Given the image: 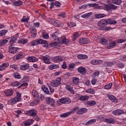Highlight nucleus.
<instances>
[{
    "label": "nucleus",
    "instance_id": "nucleus-1",
    "mask_svg": "<svg viewBox=\"0 0 126 126\" xmlns=\"http://www.w3.org/2000/svg\"><path fill=\"white\" fill-rule=\"evenodd\" d=\"M39 44H44L43 47L44 48H49V44H48V41L44 39H37L36 40H32L31 42H29L27 45V47H33L34 46H37Z\"/></svg>",
    "mask_w": 126,
    "mask_h": 126
},
{
    "label": "nucleus",
    "instance_id": "nucleus-2",
    "mask_svg": "<svg viewBox=\"0 0 126 126\" xmlns=\"http://www.w3.org/2000/svg\"><path fill=\"white\" fill-rule=\"evenodd\" d=\"M50 84L53 87H58L62 84V79L61 78H57L56 80L52 81L50 82Z\"/></svg>",
    "mask_w": 126,
    "mask_h": 126
},
{
    "label": "nucleus",
    "instance_id": "nucleus-3",
    "mask_svg": "<svg viewBox=\"0 0 126 126\" xmlns=\"http://www.w3.org/2000/svg\"><path fill=\"white\" fill-rule=\"evenodd\" d=\"M107 22V20H101L98 22L97 26L99 28L100 30H102L105 26H107L108 25Z\"/></svg>",
    "mask_w": 126,
    "mask_h": 126
},
{
    "label": "nucleus",
    "instance_id": "nucleus-4",
    "mask_svg": "<svg viewBox=\"0 0 126 126\" xmlns=\"http://www.w3.org/2000/svg\"><path fill=\"white\" fill-rule=\"evenodd\" d=\"M26 115H28L30 117H33L34 119L35 117H37V110L36 109H31L26 112Z\"/></svg>",
    "mask_w": 126,
    "mask_h": 126
},
{
    "label": "nucleus",
    "instance_id": "nucleus-5",
    "mask_svg": "<svg viewBox=\"0 0 126 126\" xmlns=\"http://www.w3.org/2000/svg\"><path fill=\"white\" fill-rule=\"evenodd\" d=\"M8 52L9 54H16V53H18L19 52V48L18 47H14L12 46V45L9 46L8 47Z\"/></svg>",
    "mask_w": 126,
    "mask_h": 126
},
{
    "label": "nucleus",
    "instance_id": "nucleus-6",
    "mask_svg": "<svg viewBox=\"0 0 126 126\" xmlns=\"http://www.w3.org/2000/svg\"><path fill=\"white\" fill-rule=\"evenodd\" d=\"M41 60L43 61L44 63H46L47 64H51L52 63L50 61L51 60V57L49 55H45L41 57Z\"/></svg>",
    "mask_w": 126,
    "mask_h": 126
},
{
    "label": "nucleus",
    "instance_id": "nucleus-7",
    "mask_svg": "<svg viewBox=\"0 0 126 126\" xmlns=\"http://www.w3.org/2000/svg\"><path fill=\"white\" fill-rule=\"evenodd\" d=\"M59 41V43H62V44H65V45H67L68 43H69V40L66 38L65 36H63L62 37L58 38V40Z\"/></svg>",
    "mask_w": 126,
    "mask_h": 126
},
{
    "label": "nucleus",
    "instance_id": "nucleus-8",
    "mask_svg": "<svg viewBox=\"0 0 126 126\" xmlns=\"http://www.w3.org/2000/svg\"><path fill=\"white\" fill-rule=\"evenodd\" d=\"M59 101L62 104H69L71 103V99L68 97H62L59 99Z\"/></svg>",
    "mask_w": 126,
    "mask_h": 126
},
{
    "label": "nucleus",
    "instance_id": "nucleus-9",
    "mask_svg": "<svg viewBox=\"0 0 126 126\" xmlns=\"http://www.w3.org/2000/svg\"><path fill=\"white\" fill-rule=\"evenodd\" d=\"M30 30L31 31V36L33 38H35L37 36V31L36 29L33 27L32 25L30 26Z\"/></svg>",
    "mask_w": 126,
    "mask_h": 126
},
{
    "label": "nucleus",
    "instance_id": "nucleus-10",
    "mask_svg": "<svg viewBox=\"0 0 126 126\" xmlns=\"http://www.w3.org/2000/svg\"><path fill=\"white\" fill-rule=\"evenodd\" d=\"M51 62H53V63H61V62H63V58L59 56H57L51 58Z\"/></svg>",
    "mask_w": 126,
    "mask_h": 126
},
{
    "label": "nucleus",
    "instance_id": "nucleus-11",
    "mask_svg": "<svg viewBox=\"0 0 126 126\" xmlns=\"http://www.w3.org/2000/svg\"><path fill=\"white\" fill-rule=\"evenodd\" d=\"M118 8V6H116L113 4H105L104 5V8L106 10H112V9H117Z\"/></svg>",
    "mask_w": 126,
    "mask_h": 126
},
{
    "label": "nucleus",
    "instance_id": "nucleus-12",
    "mask_svg": "<svg viewBox=\"0 0 126 126\" xmlns=\"http://www.w3.org/2000/svg\"><path fill=\"white\" fill-rule=\"evenodd\" d=\"M46 101L47 104H49L52 107H55V103H56V101H55V99H53V98L47 97L46 98Z\"/></svg>",
    "mask_w": 126,
    "mask_h": 126
},
{
    "label": "nucleus",
    "instance_id": "nucleus-13",
    "mask_svg": "<svg viewBox=\"0 0 126 126\" xmlns=\"http://www.w3.org/2000/svg\"><path fill=\"white\" fill-rule=\"evenodd\" d=\"M107 98H108V99H109V100L112 101L113 103H118L119 101L118 98L112 94H107Z\"/></svg>",
    "mask_w": 126,
    "mask_h": 126
},
{
    "label": "nucleus",
    "instance_id": "nucleus-14",
    "mask_svg": "<svg viewBox=\"0 0 126 126\" xmlns=\"http://www.w3.org/2000/svg\"><path fill=\"white\" fill-rule=\"evenodd\" d=\"M124 113V110L122 109H116L112 111V114L114 116H121V115H123Z\"/></svg>",
    "mask_w": 126,
    "mask_h": 126
},
{
    "label": "nucleus",
    "instance_id": "nucleus-15",
    "mask_svg": "<svg viewBox=\"0 0 126 126\" xmlns=\"http://www.w3.org/2000/svg\"><path fill=\"white\" fill-rule=\"evenodd\" d=\"M32 94L34 99L36 100L37 102L39 103V102H40V100H39V93H38V92L36 90H32Z\"/></svg>",
    "mask_w": 126,
    "mask_h": 126
},
{
    "label": "nucleus",
    "instance_id": "nucleus-16",
    "mask_svg": "<svg viewBox=\"0 0 126 126\" xmlns=\"http://www.w3.org/2000/svg\"><path fill=\"white\" fill-rule=\"evenodd\" d=\"M79 42L80 44L85 45V44L90 43V40L87 38H82L79 40Z\"/></svg>",
    "mask_w": 126,
    "mask_h": 126
},
{
    "label": "nucleus",
    "instance_id": "nucleus-17",
    "mask_svg": "<svg viewBox=\"0 0 126 126\" xmlns=\"http://www.w3.org/2000/svg\"><path fill=\"white\" fill-rule=\"evenodd\" d=\"M91 64L93 65H95L96 64H102L103 63V61L98 60H93L90 62Z\"/></svg>",
    "mask_w": 126,
    "mask_h": 126
},
{
    "label": "nucleus",
    "instance_id": "nucleus-18",
    "mask_svg": "<svg viewBox=\"0 0 126 126\" xmlns=\"http://www.w3.org/2000/svg\"><path fill=\"white\" fill-rule=\"evenodd\" d=\"M78 72L81 74H86V68L83 66H80L77 69Z\"/></svg>",
    "mask_w": 126,
    "mask_h": 126
},
{
    "label": "nucleus",
    "instance_id": "nucleus-19",
    "mask_svg": "<svg viewBox=\"0 0 126 126\" xmlns=\"http://www.w3.org/2000/svg\"><path fill=\"white\" fill-rule=\"evenodd\" d=\"M23 3V2L21 0H15L12 2L13 5L14 6H21Z\"/></svg>",
    "mask_w": 126,
    "mask_h": 126
},
{
    "label": "nucleus",
    "instance_id": "nucleus-20",
    "mask_svg": "<svg viewBox=\"0 0 126 126\" xmlns=\"http://www.w3.org/2000/svg\"><path fill=\"white\" fill-rule=\"evenodd\" d=\"M66 90L69 91L71 94H74V90H73V88L70 85H65Z\"/></svg>",
    "mask_w": 126,
    "mask_h": 126
},
{
    "label": "nucleus",
    "instance_id": "nucleus-21",
    "mask_svg": "<svg viewBox=\"0 0 126 126\" xmlns=\"http://www.w3.org/2000/svg\"><path fill=\"white\" fill-rule=\"evenodd\" d=\"M9 66V63H2L1 65H0V71H2V70H4L5 68L8 67Z\"/></svg>",
    "mask_w": 126,
    "mask_h": 126
},
{
    "label": "nucleus",
    "instance_id": "nucleus-22",
    "mask_svg": "<svg viewBox=\"0 0 126 126\" xmlns=\"http://www.w3.org/2000/svg\"><path fill=\"white\" fill-rule=\"evenodd\" d=\"M24 57H25V53L24 52H19L16 56V59L17 60H21V59H23Z\"/></svg>",
    "mask_w": 126,
    "mask_h": 126
},
{
    "label": "nucleus",
    "instance_id": "nucleus-23",
    "mask_svg": "<svg viewBox=\"0 0 126 126\" xmlns=\"http://www.w3.org/2000/svg\"><path fill=\"white\" fill-rule=\"evenodd\" d=\"M33 123H34V120L33 119H28L25 121L24 126H31V125H33Z\"/></svg>",
    "mask_w": 126,
    "mask_h": 126
},
{
    "label": "nucleus",
    "instance_id": "nucleus-24",
    "mask_svg": "<svg viewBox=\"0 0 126 126\" xmlns=\"http://www.w3.org/2000/svg\"><path fill=\"white\" fill-rule=\"evenodd\" d=\"M4 94L7 97H10L13 94V91L12 89L7 90L4 91Z\"/></svg>",
    "mask_w": 126,
    "mask_h": 126
},
{
    "label": "nucleus",
    "instance_id": "nucleus-25",
    "mask_svg": "<svg viewBox=\"0 0 126 126\" xmlns=\"http://www.w3.org/2000/svg\"><path fill=\"white\" fill-rule=\"evenodd\" d=\"M18 44L25 45L28 43V39L27 38H21L18 41Z\"/></svg>",
    "mask_w": 126,
    "mask_h": 126
},
{
    "label": "nucleus",
    "instance_id": "nucleus-26",
    "mask_svg": "<svg viewBox=\"0 0 126 126\" xmlns=\"http://www.w3.org/2000/svg\"><path fill=\"white\" fill-rule=\"evenodd\" d=\"M104 122H105V123H107V124H115V119H113V118H109V119H107V118H105L104 119Z\"/></svg>",
    "mask_w": 126,
    "mask_h": 126
},
{
    "label": "nucleus",
    "instance_id": "nucleus-27",
    "mask_svg": "<svg viewBox=\"0 0 126 126\" xmlns=\"http://www.w3.org/2000/svg\"><path fill=\"white\" fill-rule=\"evenodd\" d=\"M10 39V38H6V39H2L0 40V47H2L4 46L6 44L8 43V40Z\"/></svg>",
    "mask_w": 126,
    "mask_h": 126
},
{
    "label": "nucleus",
    "instance_id": "nucleus-28",
    "mask_svg": "<svg viewBox=\"0 0 126 126\" xmlns=\"http://www.w3.org/2000/svg\"><path fill=\"white\" fill-rule=\"evenodd\" d=\"M28 60L31 63H35L38 62V58L34 56H31L28 58Z\"/></svg>",
    "mask_w": 126,
    "mask_h": 126
},
{
    "label": "nucleus",
    "instance_id": "nucleus-29",
    "mask_svg": "<svg viewBox=\"0 0 126 126\" xmlns=\"http://www.w3.org/2000/svg\"><path fill=\"white\" fill-rule=\"evenodd\" d=\"M30 66L28 63L23 64L20 66V69L21 70H27L29 68Z\"/></svg>",
    "mask_w": 126,
    "mask_h": 126
},
{
    "label": "nucleus",
    "instance_id": "nucleus-30",
    "mask_svg": "<svg viewBox=\"0 0 126 126\" xmlns=\"http://www.w3.org/2000/svg\"><path fill=\"white\" fill-rule=\"evenodd\" d=\"M52 23L54 25V26H56V27H59L60 25H61V22L58 20H55L53 19L52 20Z\"/></svg>",
    "mask_w": 126,
    "mask_h": 126
},
{
    "label": "nucleus",
    "instance_id": "nucleus-31",
    "mask_svg": "<svg viewBox=\"0 0 126 126\" xmlns=\"http://www.w3.org/2000/svg\"><path fill=\"white\" fill-rule=\"evenodd\" d=\"M114 65V62H107L103 63V66L105 67H111Z\"/></svg>",
    "mask_w": 126,
    "mask_h": 126
},
{
    "label": "nucleus",
    "instance_id": "nucleus-32",
    "mask_svg": "<svg viewBox=\"0 0 126 126\" xmlns=\"http://www.w3.org/2000/svg\"><path fill=\"white\" fill-rule=\"evenodd\" d=\"M77 58L79 60H86V59H88V56L84 54H79L77 55Z\"/></svg>",
    "mask_w": 126,
    "mask_h": 126
},
{
    "label": "nucleus",
    "instance_id": "nucleus-33",
    "mask_svg": "<svg viewBox=\"0 0 126 126\" xmlns=\"http://www.w3.org/2000/svg\"><path fill=\"white\" fill-rule=\"evenodd\" d=\"M87 111V108H82L77 111V113L79 114V115H81L82 114H84V113H86Z\"/></svg>",
    "mask_w": 126,
    "mask_h": 126
},
{
    "label": "nucleus",
    "instance_id": "nucleus-34",
    "mask_svg": "<svg viewBox=\"0 0 126 126\" xmlns=\"http://www.w3.org/2000/svg\"><path fill=\"white\" fill-rule=\"evenodd\" d=\"M107 24H110L111 25H115L117 23V21L112 19H108L107 20Z\"/></svg>",
    "mask_w": 126,
    "mask_h": 126
},
{
    "label": "nucleus",
    "instance_id": "nucleus-35",
    "mask_svg": "<svg viewBox=\"0 0 126 126\" xmlns=\"http://www.w3.org/2000/svg\"><path fill=\"white\" fill-rule=\"evenodd\" d=\"M89 99V96L88 95H81L79 97V100L80 101H87Z\"/></svg>",
    "mask_w": 126,
    "mask_h": 126
},
{
    "label": "nucleus",
    "instance_id": "nucleus-36",
    "mask_svg": "<svg viewBox=\"0 0 126 126\" xmlns=\"http://www.w3.org/2000/svg\"><path fill=\"white\" fill-rule=\"evenodd\" d=\"M73 84L77 85L79 83V78L78 77H73L72 78Z\"/></svg>",
    "mask_w": 126,
    "mask_h": 126
},
{
    "label": "nucleus",
    "instance_id": "nucleus-37",
    "mask_svg": "<svg viewBox=\"0 0 126 126\" xmlns=\"http://www.w3.org/2000/svg\"><path fill=\"white\" fill-rule=\"evenodd\" d=\"M17 102H19L18 100H17V99H16L15 97L12 98L9 100V103L10 104H11L12 105H14L17 103Z\"/></svg>",
    "mask_w": 126,
    "mask_h": 126
},
{
    "label": "nucleus",
    "instance_id": "nucleus-38",
    "mask_svg": "<svg viewBox=\"0 0 126 126\" xmlns=\"http://www.w3.org/2000/svg\"><path fill=\"white\" fill-rule=\"evenodd\" d=\"M96 123V119H92L86 123V126H91Z\"/></svg>",
    "mask_w": 126,
    "mask_h": 126
},
{
    "label": "nucleus",
    "instance_id": "nucleus-39",
    "mask_svg": "<svg viewBox=\"0 0 126 126\" xmlns=\"http://www.w3.org/2000/svg\"><path fill=\"white\" fill-rule=\"evenodd\" d=\"M117 43H116V41H113L112 42L110 43L109 44L108 46V49H113L114 47H116V44Z\"/></svg>",
    "mask_w": 126,
    "mask_h": 126
},
{
    "label": "nucleus",
    "instance_id": "nucleus-40",
    "mask_svg": "<svg viewBox=\"0 0 126 126\" xmlns=\"http://www.w3.org/2000/svg\"><path fill=\"white\" fill-rule=\"evenodd\" d=\"M13 76L16 79H21V75L18 72L13 73Z\"/></svg>",
    "mask_w": 126,
    "mask_h": 126
},
{
    "label": "nucleus",
    "instance_id": "nucleus-41",
    "mask_svg": "<svg viewBox=\"0 0 126 126\" xmlns=\"http://www.w3.org/2000/svg\"><path fill=\"white\" fill-rule=\"evenodd\" d=\"M112 86H113V84L112 83H110L104 86V89L106 90H110V89L112 88Z\"/></svg>",
    "mask_w": 126,
    "mask_h": 126
},
{
    "label": "nucleus",
    "instance_id": "nucleus-42",
    "mask_svg": "<svg viewBox=\"0 0 126 126\" xmlns=\"http://www.w3.org/2000/svg\"><path fill=\"white\" fill-rule=\"evenodd\" d=\"M50 47H54V48H58L59 47V43L57 42H54L49 44Z\"/></svg>",
    "mask_w": 126,
    "mask_h": 126
},
{
    "label": "nucleus",
    "instance_id": "nucleus-43",
    "mask_svg": "<svg viewBox=\"0 0 126 126\" xmlns=\"http://www.w3.org/2000/svg\"><path fill=\"white\" fill-rule=\"evenodd\" d=\"M16 40H17V37L14 35L13 38H12L9 41V44H12L16 42Z\"/></svg>",
    "mask_w": 126,
    "mask_h": 126
},
{
    "label": "nucleus",
    "instance_id": "nucleus-44",
    "mask_svg": "<svg viewBox=\"0 0 126 126\" xmlns=\"http://www.w3.org/2000/svg\"><path fill=\"white\" fill-rule=\"evenodd\" d=\"M15 98L17 99V101L20 102V101H21V94L17 92L16 93V96H15Z\"/></svg>",
    "mask_w": 126,
    "mask_h": 126
},
{
    "label": "nucleus",
    "instance_id": "nucleus-45",
    "mask_svg": "<svg viewBox=\"0 0 126 126\" xmlns=\"http://www.w3.org/2000/svg\"><path fill=\"white\" fill-rule=\"evenodd\" d=\"M112 3L120 5L122 3V0H111Z\"/></svg>",
    "mask_w": 126,
    "mask_h": 126
},
{
    "label": "nucleus",
    "instance_id": "nucleus-46",
    "mask_svg": "<svg viewBox=\"0 0 126 126\" xmlns=\"http://www.w3.org/2000/svg\"><path fill=\"white\" fill-rule=\"evenodd\" d=\"M86 93H90V94H95V91L93 89L90 88L86 91Z\"/></svg>",
    "mask_w": 126,
    "mask_h": 126
},
{
    "label": "nucleus",
    "instance_id": "nucleus-47",
    "mask_svg": "<svg viewBox=\"0 0 126 126\" xmlns=\"http://www.w3.org/2000/svg\"><path fill=\"white\" fill-rule=\"evenodd\" d=\"M6 33H7V30H2L0 31V37H2V36H5Z\"/></svg>",
    "mask_w": 126,
    "mask_h": 126
},
{
    "label": "nucleus",
    "instance_id": "nucleus-48",
    "mask_svg": "<svg viewBox=\"0 0 126 126\" xmlns=\"http://www.w3.org/2000/svg\"><path fill=\"white\" fill-rule=\"evenodd\" d=\"M80 36V34H79V32H76L74 33L73 36V41H75L76 40L77 38H78Z\"/></svg>",
    "mask_w": 126,
    "mask_h": 126
},
{
    "label": "nucleus",
    "instance_id": "nucleus-49",
    "mask_svg": "<svg viewBox=\"0 0 126 126\" xmlns=\"http://www.w3.org/2000/svg\"><path fill=\"white\" fill-rule=\"evenodd\" d=\"M20 83L18 81H14L11 83V86L17 87L20 85Z\"/></svg>",
    "mask_w": 126,
    "mask_h": 126
},
{
    "label": "nucleus",
    "instance_id": "nucleus-50",
    "mask_svg": "<svg viewBox=\"0 0 126 126\" xmlns=\"http://www.w3.org/2000/svg\"><path fill=\"white\" fill-rule=\"evenodd\" d=\"M42 90L44 91V93H46V94H49V93H50V92H49V89H48V88H47L45 86H43L42 87Z\"/></svg>",
    "mask_w": 126,
    "mask_h": 126
},
{
    "label": "nucleus",
    "instance_id": "nucleus-51",
    "mask_svg": "<svg viewBox=\"0 0 126 126\" xmlns=\"http://www.w3.org/2000/svg\"><path fill=\"white\" fill-rule=\"evenodd\" d=\"M92 14V13L89 12V13H87L85 14H84L81 16L82 18H88V17H89L90 15Z\"/></svg>",
    "mask_w": 126,
    "mask_h": 126
},
{
    "label": "nucleus",
    "instance_id": "nucleus-52",
    "mask_svg": "<svg viewBox=\"0 0 126 126\" xmlns=\"http://www.w3.org/2000/svg\"><path fill=\"white\" fill-rule=\"evenodd\" d=\"M58 16H59V17H62V18L64 19V18L66 17V13L64 12H61L58 14Z\"/></svg>",
    "mask_w": 126,
    "mask_h": 126
},
{
    "label": "nucleus",
    "instance_id": "nucleus-53",
    "mask_svg": "<svg viewBox=\"0 0 126 126\" xmlns=\"http://www.w3.org/2000/svg\"><path fill=\"white\" fill-rule=\"evenodd\" d=\"M95 18L99 19V18H103V17H105L106 15L104 14H98L95 15Z\"/></svg>",
    "mask_w": 126,
    "mask_h": 126
},
{
    "label": "nucleus",
    "instance_id": "nucleus-54",
    "mask_svg": "<svg viewBox=\"0 0 126 126\" xmlns=\"http://www.w3.org/2000/svg\"><path fill=\"white\" fill-rule=\"evenodd\" d=\"M86 103L87 105H89V106H94V105H95L96 101H87Z\"/></svg>",
    "mask_w": 126,
    "mask_h": 126
},
{
    "label": "nucleus",
    "instance_id": "nucleus-55",
    "mask_svg": "<svg viewBox=\"0 0 126 126\" xmlns=\"http://www.w3.org/2000/svg\"><path fill=\"white\" fill-rule=\"evenodd\" d=\"M26 16H23L21 20V22H28L29 21V17H28L27 18H25Z\"/></svg>",
    "mask_w": 126,
    "mask_h": 126
},
{
    "label": "nucleus",
    "instance_id": "nucleus-56",
    "mask_svg": "<svg viewBox=\"0 0 126 126\" xmlns=\"http://www.w3.org/2000/svg\"><path fill=\"white\" fill-rule=\"evenodd\" d=\"M107 42H108V41L107 40V39H106L105 38H101L100 40V43L101 44H102V45H106V44H107Z\"/></svg>",
    "mask_w": 126,
    "mask_h": 126
},
{
    "label": "nucleus",
    "instance_id": "nucleus-57",
    "mask_svg": "<svg viewBox=\"0 0 126 126\" xmlns=\"http://www.w3.org/2000/svg\"><path fill=\"white\" fill-rule=\"evenodd\" d=\"M69 116V113L68 112H66L64 113H63L60 115L61 118H66Z\"/></svg>",
    "mask_w": 126,
    "mask_h": 126
},
{
    "label": "nucleus",
    "instance_id": "nucleus-58",
    "mask_svg": "<svg viewBox=\"0 0 126 126\" xmlns=\"http://www.w3.org/2000/svg\"><path fill=\"white\" fill-rule=\"evenodd\" d=\"M58 36H59V32H55L54 33H52L51 36L52 38H58Z\"/></svg>",
    "mask_w": 126,
    "mask_h": 126
},
{
    "label": "nucleus",
    "instance_id": "nucleus-59",
    "mask_svg": "<svg viewBox=\"0 0 126 126\" xmlns=\"http://www.w3.org/2000/svg\"><path fill=\"white\" fill-rule=\"evenodd\" d=\"M125 42H126V38H121V39H119L117 40V43L118 44H121L122 43H125Z\"/></svg>",
    "mask_w": 126,
    "mask_h": 126
},
{
    "label": "nucleus",
    "instance_id": "nucleus-60",
    "mask_svg": "<svg viewBox=\"0 0 126 126\" xmlns=\"http://www.w3.org/2000/svg\"><path fill=\"white\" fill-rule=\"evenodd\" d=\"M50 67H52L51 69H57L60 67V65L59 64L51 65Z\"/></svg>",
    "mask_w": 126,
    "mask_h": 126
},
{
    "label": "nucleus",
    "instance_id": "nucleus-61",
    "mask_svg": "<svg viewBox=\"0 0 126 126\" xmlns=\"http://www.w3.org/2000/svg\"><path fill=\"white\" fill-rule=\"evenodd\" d=\"M75 67V64H74V63H71L69 64L68 66V68L69 69H73V68H74Z\"/></svg>",
    "mask_w": 126,
    "mask_h": 126
},
{
    "label": "nucleus",
    "instance_id": "nucleus-62",
    "mask_svg": "<svg viewBox=\"0 0 126 126\" xmlns=\"http://www.w3.org/2000/svg\"><path fill=\"white\" fill-rule=\"evenodd\" d=\"M89 6L90 7H95V8H97V7H98V6H99V4H96V3H94V4H88Z\"/></svg>",
    "mask_w": 126,
    "mask_h": 126
},
{
    "label": "nucleus",
    "instance_id": "nucleus-63",
    "mask_svg": "<svg viewBox=\"0 0 126 126\" xmlns=\"http://www.w3.org/2000/svg\"><path fill=\"white\" fill-rule=\"evenodd\" d=\"M22 81H28L29 80V77L28 76H24L23 78L22 79Z\"/></svg>",
    "mask_w": 126,
    "mask_h": 126
},
{
    "label": "nucleus",
    "instance_id": "nucleus-64",
    "mask_svg": "<svg viewBox=\"0 0 126 126\" xmlns=\"http://www.w3.org/2000/svg\"><path fill=\"white\" fill-rule=\"evenodd\" d=\"M37 103H38V102H37V100H36V101L32 100L30 103V106H36V105H37Z\"/></svg>",
    "mask_w": 126,
    "mask_h": 126
}]
</instances>
